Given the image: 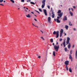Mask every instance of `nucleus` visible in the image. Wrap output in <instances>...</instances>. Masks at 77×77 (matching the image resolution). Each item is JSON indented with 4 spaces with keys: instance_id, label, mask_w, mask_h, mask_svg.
Returning <instances> with one entry per match:
<instances>
[{
    "instance_id": "nucleus-1",
    "label": "nucleus",
    "mask_w": 77,
    "mask_h": 77,
    "mask_svg": "<svg viewBox=\"0 0 77 77\" xmlns=\"http://www.w3.org/2000/svg\"><path fill=\"white\" fill-rule=\"evenodd\" d=\"M53 35L56 34V38H57L59 37V31H57V32L54 31L53 32Z\"/></svg>"
},
{
    "instance_id": "nucleus-2",
    "label": "nucleus",
    "mask_w": 77,
    "mask_h": 77,
    "mask_svg": "<svg viewBox=\"0 0 77 77\" xmlns=\"http://www.w3.org/2000/svg\"><path fill=\"white\" fill-rule=\"evenodd\" d=\"M45 1L46 0H43L42 2V3H43L42 5V8H44L45 6Z\"/></svg>"
},
{
    "instance_id": "nucleus-3",
    "label": "nucleus",
    "mask_w": 77,
    "mask_h": 77,
    "mask_svg": "<svg viewBox=\"0 0 77 77\" xmlns=\"http://www.w3.org/2000/svg\"><path fill=\"white\" fill-rule=\"evenodd\" d=\"M54 50H56V51H58V50H59V46L58 45L57 46L56 45H54Z\"/></svg>"
},
{
    "instance_id": "nucleus-4",
    "label": "nucleus",
    "mask_w": 77,
    "mask_h": 77,
    "mask_svg": "<svg viewBox=\"0 0 77 77\" xmlns=\"http://www.w3.org/2000/svg\"><path fill=\"white\" fill-rule=\"evenodd\" d=\"M58 16H59H59L57 17V19H59L60 18H61L62 17V16L63 15V13L62 12L61 13H60V14H57Z\"/></svg>"
},
{
    "instance_id": "nucleus-5",
    "label": "nucleus",
    "mask_w": 77,
    "mask_h": 77,
    "mask_svg": "<svg viewBox=\"0 0 77 77\" xmlns=\"http://www.w3.org/2000/svg\"><path fill=\"white\" fill-rule=\"evenodd\" d=\"M69 40H70V38L69 37H67V40L66 41V45H67L69 44Z\"/></svg>"
},
{
    "instance_id": "nucleus-6",
    "label": "nucleus",
    "mask_w": 77,
    "mask_h": 77,
    "mask_svg": "<svg viewBox=\"0 0 77 77\" xmlns=\"http://www.w3.org/2000/svg\"><path fill=\"white\" fill-rule=\"evenodd\" d=\"M60 37H61L62 35V33L63 32V29H61L60 31Z\"/></svg>"
},
{
    "instance_id": "nucleus-7",
    "label": "nucleus",
    "mask_w": 77,
    "mask_h": 77,
    "mask_svg": "<svg viewBox=\"0 0 77 77\" xmlns=\"http://www.w3.org/2000/svg\"><path fill=\"white\" fill-rule=\"evenodd\" d=\"M48 21L50 24H51V22L50 21H51V18L50 17H48Z\"/></svg>"
},
{
    "instance_id": "nucleus-8",
    "label": "nucleus",
    "mask_w": 77,
    "mask_h": 77,
    "mask_svg": "<svg viewBox=\"0 0 77 77\" xmlns=\"http://www.w3.org/2000/svg\"><path fill=\"white\" fill-rule=\"evenodd\" d=\"M64 63L65 65H66V66H67L69 64V61H66Z\"/></svg>"
},
{
    "instance_id": "nucleus-9",
    "label": "nucleus",
    "mask_w": 77,
    "mask_h": 77,
    "mask_svg": "<svg viewBox=\"0 0 77 77\" xmlns=\"http://www.w3.org/2000/svg\"><path fill=\"white\" fill-rule=\"evenodd\" d=\"M43 11L45 15L47 16V10H46L45 9H43Z\"/></svg>"
},
{
    "instance_id": "nucleus-10",
    "label": "nucleus",
    "mask_w": 77,
    "mask_h": 77,
    "mask_svg": "<svg viewBox=\"0 0 77 77\" xmlns=\"http://www.w3.org/2000/svg\"><path fill=\"white\" fill-rule=\"evenodd\" d=\"M52 18H54V16H55L54 14V11H52Z\"/></svg>"
},
{
    "instance_id": "nucleus-11",
    "label": "nucleus",
    "mask_w": 77,
    "mask_h": 77,
    "mask_svg": "<svg viewBox=\"0 0 77 77\" xmlns=\"http://www.w3.org/2000/svg\"><path fill=\"white\" fill-rule=\"evenodd\" d=\"M69 59L71 60V61H72V57L71 54L69 55Z\"/></svg>"
},
{
    "instance_id": "nucleus-12",
    "label": "nucleus",
    "mask_w": 77,
    "mask_h": 77,
    "mask_svg": "<svg viewBox=\"0 0 77 77\" xmlns=\"http://www.w3.org/2000/svg\"><path fill=\"white\" fill-rule=\"evenodd\" d=\"M26 16L27 18H30V15L29 14L26 15Z\"/></svg>"
},
{
    "instance_id": "nucleus-13",
    "label": "nucleus",
    "mask_w": 77,
    "mask_h": 77,
    "mask_svg": "<svg viewBox=\"0 0 77 77\" xmlns=\"http://www.w3.org/2000/svg\"><path fill=\"white\" fill-rule=\"evenodd\" d=\"M66 20H67V17L66 16H64L63 19V21H66Z\"/></svg>"
},
{
    "instance_id": "nucleus-14",
    "label": "nucleus",
    "mask_w": 77,
    "mask_h": 77,
    "mask_svg": "<svg viewBox=\"0 0 77 77\" xmlns=\"http://www.w3.org/2000/svg\"><path fill=\"white\" fill-rule=\"evenodd\" d=\"M63 44L64 46V47H65V46H66V45H65V40H64V42Z\"/></svg>"
},
{
    "instance_id": "nucleus-15",
    "label": "nucleus",
    "mask_w": 77,
    "mask_h": 77,
    "mask_svg": "<svg viewBox=\"0 0 77 77\" xmlns=\"http://www.w3.org/2000/svg\"><path fill=\"white\" fill-rule=\"evenodd\" d=\"M67 47H68L69 49L71 47V44H70V43H69V44L68 45Z\"/></svg>"
},
{
    "instance_id": "nucleus-16",
    "label": "nucleus",
    "mask_w": 77,
    "mask_h": 77,
    "mask_svg": "<svg viewBox=\"0 0 77 77\" xmlns=\"http://www.w3.org/2000/svg\"><path fill=\"white\" fill-rule=\"evenodd\" d=\"M69 14L71 15V16H72L73 15V13L72 12L70 11L69 12Z\"/></svg>"
},
{
    "instance_id": "nucleus-17",
    "label": "nucleus",
    "mask_w": 77,
    "mask_h": 77,
    "mask_svg": "<svg viewBox=\"0 0 77 77\" xmlns=\"http://www.w3.org/2000/svg\"><path fill=\"white\" fill-rule=\"evenodd\" d=\"M69 27V26L67 25H66L65 26V28L66 29V30H68V28Z\"/></svg>"
},
{
    "instance_id": "nucleus-18",
    "label": "nucleus",
    "mask_w": 77,
    "mask_h": 77,
    "mask_svg": "<svg viewBox=\"0 0 77 77\" xmlns=\"http://www.w3.org/2000/svg\"><path fill=\"white\" fill-rule=\"evenodd\" d=\"M57 22L58 23H60V21L59 20V19H57Z\"/></svg>"
},
{
    "instance_id": "nucleus-19",
    "label": "nucleus",
    "mask_w": 77,
    "mask_h": 77,
    "mask_svg": "<svg viewBox=\"0 0 77 77\" xmlns=\"http://www.w3.org/2000/svg\"><path fill=\"white\" fill-rule=\"evenodd\" d=\"M75 58L77 59V50L76 51V52L75 53Z\"/></svg>"
},
{
    "instance_id": "nucleus-20",
    "label": "nucleus",
    "mask_w": 77,
    "mask_h": 77,
    "mask_svg": "<svg viewBox=\"0 0 77 77\" xmlns=\"http://www.w3.org/2000/svg\"><path fill=\"white\" fill-rule=\"evenodd\" d=\"M61 12V11L60 10H58L57 13L58 14H59V13L60 14Z\"/></svg>"
},
{
    "instance_id": "nucleus-21",
    "label": "nucleus",
    "mask_w": 77,
    "mask_h": 77,
    "mask_svg": "<svg viewBox=\"0 0 77 77\" xmlns=\"http://www.w3.org/2000/svg\"><path fill=\"white\" fill-rule=\"evenodd\" d=\"M30 3V4H32V5H35V3L33 2H31Z\"/></svg>"
},
{
    "instance_id": "nucleus-22",
    "label": "nucleus",
    "mask_w": 77,
    "mask_h": 77,
    "mask_svg": "<svg viewBox=\"0 0 77 77\" xmlns=\"http://www.w3.org/2000/svg\"><path fill=\"white\" fill-rule=\"evenodd\" d=\"M69 71L70 72H72V70H71V68H69Z\"/></svg>"
},
{
    "instance_id": "nucleus-23",
    "label": "nucleus",
    "mask_w": 77,
    "mask_h": 77,
    "mask_svg": "<svg viewBox=\"0 0 77 77\" xmlns=\"http://www.w3.org/2000/svg\"><path fill=\"white\" fill-rule=\"evenodd\" d=\"M51 41L52 43L53 42V38H51Z\"/></svg>"
},
{
    "instance_id": "nucleus-24",
    "label": "nucleus",
    "mask_w": 77,
    "mask_h": 77,
    "mask_svg": "<svg viewBox=\"0 0 77 77\" xmlns=\"http://www.w3.org/2000/svg\"><path fill=\"white\" fill-rule=\"evenodd\" d=\"M10 1L11 2L13 3H15V1H14V0H10Z\"/></svg>"
},
{
    "instance_id": "nucleus-25",
    "label": "nucleus",
    "mask_w": 77,
    "mask_h": 77,
    "mask_svg": "<svg viewBox=\"0 0 77 77\" xmlns=\"http://www.w3.org/2000/svg\"><path fill=\"white\" fill-rule=\"evenodd\" d=\"M53 55H54V56H55V51H53Z\"/></svg>"
},
{
    "instance_id": "nucleus-26",
    "label": "nucleus",
    "mask_w": 77,
    "mask_h": 77,
    "mask_svg": "<svg viewBox=\"0 0 77 77\" xmlns=\"http://www.w3.org/2000/svg\"><path fill=\"white\" fill-rule=\"evenodd\" d=\"M69 26H72V24H71V22H69Z\"/></svg>"
},
{
    "instance_id": "nucleus-27",
    "label": "nucleus",
    "mask_w": 77,
    "mask_h": 77,
    "mask_svg": "<svg viewBox=\"0 0 77 77\" xmlns=\"http://www.w3.org/2000/svg\"><path fill=\"white\" fill-rule=\"evenodd\" d=\"M66 69L67 71L68 70V66H66Z\"/></svg>"
},
{
    "instance_id": "nucleus-28",
    "label": "nucleus",
    "mask_w": 77,
    "mask_h": 77,
    "mask_svg": "<svg viewBox=\"0 0 77 77\" xmlns=\"http://www.w3.org/2000/svg\"><path fill=\"white\" fill-rule=\"evenodd\" d=\"M38 10L40 12H42V10H41V9L40 8H38Z\"/></svg>"
},
{
    "instance_id": "nucleus-29",
    "label": "nucleus",
    "mask_w": 77,
    "mask_h": 77,
    "mask_svg": "<svg viewBox=\"0 0 77 77\" xmlns=\"http://www.w3.org/2000/svg\"><path fill=\"white\" fill-rule=\"evenodd\" d=\"M65 51L66 52L67 51V48H64Z\"/></svg>"
},
{
    "instance_id": "nucleus-30",
    "label": "nucleus",
    "mask_w": 77,
    "mask_h": 77,
    "mask_svg": "<svg viewBox=\"0 0 77 77\" xmlns=\"http://www.w3.org/2000/svg\"><path fill=\"white\" fill-rule=\"evenodd\" d=\"M41 39H42V40H43L44 41V38H43V37H41Z\"/></svg>"
},
{
    "instance_id": "nucleus-31",
    "label": "nucleus",
    "mask_w": 77,
    "mask_h": 77,
    "mask_svg": "<svg viewBox=\"0 0 77 77\" xmlns=\"http://www.w3.org/2000/svg\"><path fill=\"white\" fill-rule=\"evenodd\" d=\"M70 53L71 54H72V50H71L70 51Z\"/></svg>"
},
{
    "instance_id": "nucleus-32",
    "label": "nucleus",
    "mask_w": 77,
    "mask_h": 77,
    "mask_svg": "<svg viewBox=\"0 0 77 77\" xmlns=\"http://www.w3.org/2000/svg\"><path fill=\"white\" fill-rule=\"evenodd\" d=\"M21 2H23V3L24 2V0H21Z\"/></svg>"
},
{
    "instance_id": "nucleus-33",
    "label": "nucleus",
    "mask_w": 77,
    "mask_h": 77,
    "mask_svg": "<svg viewBox=\"0 0 77 77\" xmlns=\"http://www.w3.org/2000/svg\"><path fill=\"white\" fill-rule=\"evenodd\" d=\"M47 7H48V9H50V7L49 6V5H48V6H47Z\"/></svg>"
},
{
    "instance_id": "nucleus-34",
    "label": "nucleus",
    "mask_w": 77,
    "mask_h": 77,
    "mask_svg": "<svg viewBox=\"0 0 77 77\" xmlns=\"http://www.w3.org/2000/svg\"><path fill=\"white\" fill-rule=\"evenodd\" d=\"M3 2V0H0V2L2 3V2Z\"/></svg>"
},
{
    "instance_id": "nucleus-35",
    "label": "nucleus",
    "mask_w": 77,
    "mask_h": 77,
    "mask_svg": "<svg viewBox=\"0 0 77 77\" xmlns=\"http://www.w3.org/2000/svg\"><path fill=\"white\" fill-rule=\"evenodd\" d=\"M35 11H36V12H38V13L39 14H40V13H39V11H38L36 10H35Z\"/></svg>"
},
{
    "instance_id": "nucleus-36",
    "label": "nucleus",
    "mask_w": 77,
    "mask_h": 77,
    "mask_svg": "<svg viewBox=\"0 0 77 77\" xmlns=\"http://www.w3.org/2000/svg\"><path fill=\"white\" fill-rule=\"evenodd\" d=\"M62 40V38H60V39H59L60 41H61Z\"/></svg>"
},
{
    "instance_id": "nucleus-37",
    "label": "nucleus",
    "mask_w": 77,
    "mask_h": 77,
    "mask_svg": "<svg viewBox=\"0 0 77 77\" xmlns=\"http://www.w3.org/2000/svg\"><path fill=\"white\" fill-rule=\"evenodd\" d=\"M71 10H72V11L73 12V11H74V10H73V9H72V8H71Z\"/></svg>"
},
{
    "instance_id": "nucleus-38",
    "label": "nucleus",
    "mask_w": 77,
    "mask_h": 77,
    "mask_svg": "<svg viewBox=\"0 0 77 77\" xmlns=\"http://www.w3.org/2000/svg\"><path fill=\"white\" fill-rule=\"evenodd\" d=\"M38 58H39V59L41 58V56H38Z\"/></svg>"
},
{
    "instance_id": "nucleus-39",
    "label": "nucleus",
    "mask_w": 77,
    "mask_h": 77,
    "mask_svg": "<svg viewBox=\"0 0 77 77\" xmlns=\"http://www.w3.org/2000/svg\"><path fill=\"white\" fill-rule=\"evenodd\" d=\"M73 30L74 31H75V30H76V29H75V28H74L73 29Z\"/></svg>"
},
{
    "instance_id": "nucleus-40",
    "label": "nucleus",
    "mask_w": 77,
    "mask_h": 77,
    "mask_svg": "<svg viewBox=\"0 0 77 77\" xmlns=\"http://www.w3.org/2000/svg\"><path fill=\"white\" fill-rule=\"evenodd\" d=\"M73 8H74V9H75V6H73Z\"/></svg>"
},
{
    "instance_id": "nucleus-41",
    "label": "nucleus",
    "mask_w": 77,
    "mask_h": 77,
    "mask_svg": "<svg viewBox=\"0 0 77 77\" xmlns=\"http://www.w3.org/2000/svg\"><path fill=\"white\" fill-rule=\"evenodd\" d=\"M74 48V45H73L72 47V48Z\"/></svg>"
},
{
    "instance_id": "nucleus-42",
    "label": "nucleus",
    "mask_w": 77,
    "mask_h": 77,
    "mask_svg": "<svg viewBox=\"0 0 77 77\" xmlns=\"http://www.w3.org/2000/svg\"><path fill=\"white\" fill-rule=\"evenodd\" d=\"M40 32H42V33H44V32L42 31V30H40Z\"/></svg>"
},
{
    "instance_id": "nucleus-43",
    "label": "nucleus",
    "mask_w": 77,
    "mask_h": 77,
    "mask_svg": "<svg viewBox=\"0 0 77 77\" xmlns=\"http://www.w3.org/2000/svg\"><path fill=\"white\" fill-rule=\"evenodd\" d=\"M0 5H1L2 6H4V5L2 4H0Z\"/></svg>"
},
{
    "instance_id": "nucleus-44",
    "label": "nucleus",
    "mask_w": 77,
    "mask_h": 77,
    "mask_svg": "<svg viewBox=\"0 0 77 77\" xmlns=\"http://www.w3.org/2000/svg\"><path fill=\"white\" fill-rule=\"evenodd\" d=\"M34 20H35V21H37V20L35 19H34Z\"/></svg>"
},
{
    "instance_id": "nucleus-45",
    "label": "nucleus",
    "mask_w": 77,
    "mask_h": 77,
    "mask_svg": "<svg viewBox=\"0 0 77 77\" xmlns=\"http://www.w3.org/2000/svg\"><path fill=\"white\" fill-rule=\"evenodd\" d=\"M35 27H37V28H38V26H35Z\"/></svg>"
},
{
    "instance_id": "nucleus-46",
    "label": "nucleus",
    "mask_w": 77,
    "mask_h": 77,
    "mask_svg": "<svg viewBox=\"0 0 77 77\" xmlns=\"http://www.w3.org/2000/svg\"><path fill=\"white\" fill-rule=\"evenodd\" d=\"M54 20L55 21H56V18H55L54 19Z\"/></svg>"
},
{
    "instance_id": "nucleus-47",
    "label": "nucleus",
    "mask_w": 77,
    "mask_h": 77,
    "mask_svg": "<svg viewBox=\"0 0 77 77\" xmlns=\"http://www.w3.org/2000/svg\"><path fill=\"white\" fill-rule=\"evenodd\" d=\"M25 11L26 12H27V10H26V9H25Z\"/></svg>"
},
{
    "instance_id": "nucleus-48",
    "label": "nucleus",
    "mask_w": 77,
    "mask_h": 77,
    "mask_svg": "<svg viewBox=\"0 0 77 77\" xmlns=\"http://www.w3.org/2000/svg\"><path fill=\"white\" fill-rule=\"evenodd\" d=\"M52 45H54V43H53L52 44Z\"/></svg>"
},
{
    "instance_id": "nucleus-49",
    "label": "nucleus",
    "mask_w": 77,
    "mask_h": 77,
    "mask_svg": "<svg viewBox=\"0 0 77 77\" xmlns=\"http://www.w3.org/2000/svg\"><path fill=\"white\" fill-rule=\"evenodd\" d=\"M32 25H33V26H35V25L33 23H32Z\"/></svg>"
},
{
    "instance_id": "nucleus-50",
    "label": "nucleus",
    "mask_w": 77,
    "mask_h": 77,
    "mask_svg": "<svg viewBox=\"0 0 77 77\" xmlns=\"http://www.w3.org/2000/svg\"><path fill=\"white\" fill-rule=\"evenodd\" d=\"M31 13H32V14H34V13H33V12H31Z\"/></svg>"
},
{
    "instance_id": "nucleus-51",
    "label": "nucleus",
    "mask_w": 77,
    "mask_h": 77,
    "mask_svg": "<svg viewBox=\"0 0 77 77\" xmlns=\"http://www.w3.org/2000/svg\"><path fill=\"white\" fill-rule=\"evenodd\" d=\"M69 11H70V10H71V9H70V8H69Z\"/></svg>"
},
{
    "instance_id": "nucleus-52",
    "label": "nucleus",
    "mask_w": 77,
    "mask_h": 77,
    "mask_svg": "<svg viewBox=\"0 0 77 77\" xmlns=\"http://www.w3.org/2000/svg\"><path fill=\"white\" fill-rule=\"evenodd\" d=\"M52 8H51V11H52Z\"/></svg>"
},
{
    "instance_id": "nucleus-53",
    "label": "nucleus",
    "mask_w": 77,
    "mask_h": 77,
    "mask_svg": "<svg viewBox=\"0 0 77 77\" xmlns=\"http://www.w3.org/2000/svg\"><path fill=\"white\" fill-rule=\"evenodd\" d=\"M75 69H77V65L76 66Z\"/></svg>"
},
{
    "instance_id": "nucleus-54",
    "label": "nucleus",
    "mask_w": 77,
    "mask_h": 77,
    "mask_svg": "<svg viewBox=\"0 0 77 77\" xmlns=\"http://www.w3.org/2000/svg\"><path fill=\"white\" fill-rule=\"evenodd\" d=\"M56 44H57V45L58 44V43L57 42V43Z\"/></svg>"
},
{
    "instance_id": "nucleus-55",
    "label": "nucleus",
    "mask_w": 77,
    "mask_h": 77,
    "mask_svg": "<svg viewBox=\"0 0 77 77\" xmlns=\"http://www.w3.org/2000/svg\"><path fill=\"white\" fill-rule=\"evenodd\" d=\"M27 2H29V1H27Z\"/></svg>"
},
{
    "instance_id": "nucleus-56",
    "label": "nucleus",
    "mask_w": 77,
    "mask_h": 77,
    "mask_svg": "<svg viewBox=\"0 0 77 77\" xmlns=\"http://www.w3.org/2000/svg\"><path fill=\"white\" fill-rule=\"evenodd\" d=\"M26 8V9H27V10H28V8Z\"/></svg>"
},
{
    "instance_id": "nucleus-57",
    "label": "nucleus",
    "mask_w": 77,
    "mask_h": 77,
    "mask_svg": "<svg viewBox=\"0 0 77 77\" xmlns=\"http://www.w3.org/2000/svg\"><path fill=\"white\" fill-rule=\"evenodd\" d=\"M66 33H65L64 34L65 36H66Z\"/></svg>"
},
{
    "instance_id": "nucleus-58",
    "label": "nucleus",
    "mask_w": 77,
    "mask_h": 77,
    "mask_svg": "<svg viewBox=\"0 0 77 77\" xmlns=\"http://www.w3.org/2000/svg\"><path fill=\"white\" fill-rule=\"evenodd\" d=\"M61 46H62V44H61Z\"/></svg>"
},
{
    "instance_id": "nucleus-59",
    "label": "nucleus",
    "mask_w": 77,
    "mask_h": 77,
    "mask_svg": "<svg viewBox=\"0 0 77 77\" xmlns=\"http://www.w3.org/2000/svg\"><path fill=\"white\" fill-rule=\"evenodd\" d=\"M60 6H61V7H62V5H60Z\"/></svg>"
},
{
    "instance_id": "nucleus-60",
    "label": "nucleus",
    "mask_w": 77,
    "mask_h": 77,
    "mask_svg": "<svg viewBox=\"0 0 77 77\" xmlns=\"http://www.w3.org/2000/svg\"><path fill=\"white\" fill-rule=\"evenodd\" d=\"M5 1H4V2H5Z\"/></svg>"
},
{
    "instance_id": "nucleus-61",
    "label": "nucleus",
    "mask_w": 77,
    "mask_h": 77,
    "mask_svg": "<svg viewBox=\"0 0 77 77\" xmlns=\"http://www.w3.org/2000/svg\"><path fill=\"white\" fill-rule=\"evenodd\" d=\"M23 8H26V7H23Z\"/></svg>"
},
{
    "instance_id": "nucleus-62",
    "label": "nucleus",
    "mask_w": 77,
    "mask_h": 77,
    "mask_svg": "<svg viewBox=\"0 0 77 77\" xmlns=\"http://www.w3.org/2000/svg\"><path fill=\"white\" fill-rule=\"evenodd\" d=\"M34 15L35 16H36V15Z\"/></svg>"
},
{
    "instance_id": "nucleus-63",
    "label": "nucleus",
    "mask_w": 77,
    "mask_h": 77,
    "mask_svg": "<svg viewBox=\"0 0 77 77\" xmlns=\"http://www.w3.org/2000/svg\"><path fill=\"white\" fill-rule=\"evenodd\" d=\"M37 56H38V54H37Z\"/></svg>"
},
{
    "instance_id": "nucleus-64",
    "label": "nucleus",
    "mask_w": 77,
    "mask_h": 77,
    "mask_svg": "<svg viewBox=\"0 0 77 77\" xmlns=\"http://www.w3.org/2000/svg\"><path fill=\"white\" fill-rule=\"evenodd\" d=\"M18 9H20V8H18Z\"/></svg>"
}]
</instances>
